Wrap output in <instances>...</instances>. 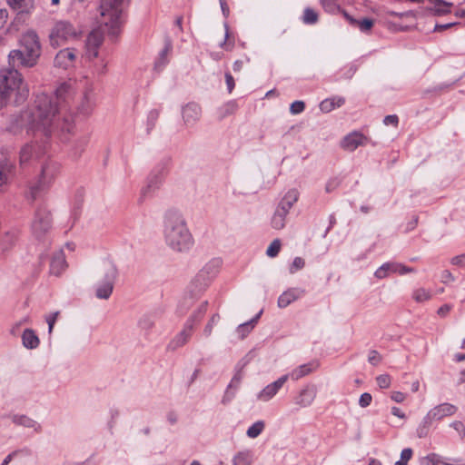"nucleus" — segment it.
<instances>
[{"mask_svg":"<svg viewBox=\"0 0 465 465\" xmlns=\"http://www.w3.org/2000/svg\"><path fill=\"white\" fill-rule=\"evenodd\" d=\"M450 428L456 431V435L459 439L463 440L465 438V425L460 420H455L450 423Z\"/></svg>","mask_w":465,"mask_h":465,"instance_id":"41","label":"nucleus"},{"mask_svg":"<svg viewBox=\"0 0 465 465\" xmlns=\"http://www.w3.org/2000/svg\"><path fill=\"white\" fill-rule=\"evenodd\" d=\"M305 108V104L302 101H295L290 106V112L292 114L302 113Z\"/></svg>","mask_w":465,"mask_h":465,"instance_id":"48","label":"nucleus"},{"mask_svg":"<svg viewBox=\"0 0 465 465\" xmlns=\"http://www.w3.org/2000/svg\"><path fill=\"white\" fill-rule=\"evenodd\" d=\"M371 401H372L371 395L370 393L365 392V393L361 394L360 401H359V404L361 407L366 408L371 403Z\"/></svg>","mask_w":465,"mask_h":465,"instance_id":"51","label":"nucleus"},{"mask_svg":"<svg viewBox=\"0 0 465 465\" xmlns=\"http://www.w3.org/2000/svg\"><path fill=\"white\" fill-rule=\"evenodd\" d=\"M8 5L19 13L29 14L35 9V0H6Z\"/></svg>","mask_w":465,"mask_h":465,"instance_id":"21","label":"nucleus"},{"mask_svg":"<svg viewBox=\"0 0 465 465\" xmlns=\"http://www.w3.org/2000/svg\"><path fill=\"white\" fill-rule=\"evenodd\" d=\"M21 49L12 50L8 54L9 64L13 67L31 68L37 64L42 54L39 35L35 30H27L19 40Z\"/></svg>","mask_w":465,"mask_h":465,"instance_id":"3","label":"nucleus"},{"mask_svg":"<svg viewBox=\"0 0 465 465\" xmlns=\"http://www.w3.org/2000/svg\"><path fill=\"white\" fill-rule=\"evenodd\" d=\"M422 465H465V462L460 460L447 461L437 453H430L421 460Z\"/></svg>","mask_w":465,"mask_h":465,"instance_id":"20","label":"nucleus"},{"mask_svg":"<svg viewBox=\"0 0 465 465\" xmlns=\"http://www.w3.org/2000/svg\"><path fill=\"white\" fill-rule=\"evenodd\" d=\"M160 116V111L157 109H153L148 113L146 119V133L150 134L154 129L156 123Z\"/></svg>","mask_w":465,"mask_h":465,"instance_id":"31","label":"nucleus"},{"mask_svg":"<svg viewBox=\"0 0 465 465\" xmlns=\"http://www.w3.org/2000/svg\"><path fill=\"white\" fill-rule=\"evenodd\" d=\"M305 265V262L301 257H296L290 266V272L295 273L297 271L302 270Z\"/></svg>","mask_w":465,"mask_h":465,"instance_id":"47","label":"nucleus"},{"mask_svg":"<svg viewBox=\"0 0 465 465\" xmlns=\"http://www.w3.org/2000/svg\"><path fill=\"white\" fill-rule=\"evenodd\" d=\"M219 2H220V5H221L222 12H223V15L225 17H227L229 15V12L230 11H229V7H228V5L226 4V1L225 0H220Z\"/></svg>","mask_w":465,"mask_h":465,"instance_id":"61","label":"nucleus"},{"mask_svg":"<svg viewBox=\"0 0 465 465\" xmlns=\"http://www.w3.org/2000/svg\"><path fill=\"white\" fill-rule=\"evenodd\" d=\"M376 382L381 389H388L391 384V377L389 374H381L376 377Z\"/></svg>","mask_w":465,"mask_h":465,"instance_id":"44","label":"nucleus"},{"mask_svg":"<svg viewBox=\"0 0 465 465\" xmlns=\"http://www.w3.org/2000/svg\"><path fill=\"white\" fill-rule=\"evenodd\" d=\"M450 311L451 306L450 304H443L439 308L437 313L440 317H445L450 313Z\"/></svg>","mask_w":465,"mask_h":465,"instance_id":"57","label":"nucleus"},{"mask_svg":"<svg viewBox=\"0 0 465 465\" xmlns=\"http://www.w3.org/2000/svg\"><path fill=\"white\" fill-rule=\"evenodd\" d=\"M15 454H16V452L15 451V452H12L9 455H7L5 457V459L4 460L2 465H7L13 460V458L15 456Z\"/></svg>","mask_w":465,"mask_h":465,"instance_id":"64","label":"nucleus"},{"mask_svg":"<svg viewBox=\"0 0 465 465\" xmlns=\"http://www.w3.org/2000/svg\"><path fill=\"white\" fill-rule=\"evenodd\" d=\"M381 360H382V357L377 351L372 350L370 351L369 361L371 364L376 366L381 362Z\"/></svg>","mask_w":465,"mask_h":465,"instance_id":"49","label":"nucleus"},{"mask_svg":"<svg viewBox=\"0 0 465 465\" xmlns=\"http://www.w3.org/2000/svg\"><path fill=\"white\" fill-rule=\"evenodd\" d=\"M75 53L72 48H64L60 50L54 59V65L61 69H68L74 65L75 60Z\"/></svg>","mask_w":465,"mask_h":465,"instance_id":"13","label":"nucleus"},{"mask_svg":"<svg viewBox=\"0 0 465 465\" xmlns=\"http://www.w3.org/2000/svg\"><path fill=\"white\" fill-rule=\"evenodd\" d=\"M367 138L362 134L353 132L343 138L341 147L348 151H354L360 145L365 144Z\"/></svg>","mask_w":465,"mask_h":465,"instance_id":"17","label":"nucleus"},{"mask_svg":"<svg viewBox=\"0 0 465 465\" xmlns=\"http://www.w3.org/2000/svg\"><path fill=\"white\" fill-rule=\"evenodd\" d=\"M341 180L339 178L330 179L325 186V190L327 193L332 192L338 185L340 184Z\"/></svg>","mask_w":465,"mask_h":465,"instance_id":"54","label":"nucleus"},{"mask_svg":"<svg viewBox=\"0 0 465 465\" xmlns=\"http://www.w3.org/2000/svg\"><path fill=\"white\" fill-rule=\"evenodd\" d=\"M258 318L259 315H257L250 322L241 324L237 328V332L242 339L245 338L247 334L254 328L255 324L257 323Z\"/></svg>","mask_w":465,"mask_h":465,"instance_id":"34","label":"nucleus"},{"mask_svg":"<svg viewBox=\"0 0 465 465\" xmlns=\"http://www.w3.org/2000/svg\"><path fill=\"white\" fill-rule=\"evenodd\" d=\"M53 174L50 168L48 166L43 167L39 181L30 187L28 199L31 201L42 200L45 187L51 182Z\"/></svg>","mask_w":465,"mask_h":465,"instance_id":"10","label":"nucleus"},{"mask_svg":"<svg viewBox=\"0 0 465 465\" xmlns=\"http://www.w3.org/2000/svg\"><path fill=\"white\" fill-rule=\"evenodd\" d=\"M299 195L297 189H291L283 196L282 203H295L299 200Z\"/></svg>","mask_w":465,"mask_h":465,"instance_id":"40","label":"nucleus"},{"mask_svg":"<svg viewBox=\"0 0 465 465\" xmlns=\"http://www.w3.org/2000/svg\"><path fill=\"white\" fill-rule=\"evenodd\" d=\"M304 291L298 288H290L283 292L278 299V306L280 308H286L292 302L301 298Z\"/></svg>","mask_w":465,"mask_h":465,"instance_id":"19","label":"nucleus"},{"mask_svg":"<svg viewBox=\"0 0 465 465\" xmlns=\"http://www.w3.org/2000/svg\"><path fill=\"white\" fill-rule=\"evenodd\" d=\"M11 419L15 425L24 426L25 428H31L35 432L41 431V425L25 415H13Z\"/></svg>","mask_w":465,"mask_h":465,"instance_id":"22","label":"nucleus"},{"mask_svg":"<svg viewBox=\"0 0 465 465\" xmlns=\"http://www.w3.org/2000/svg\"><path fill=\"white\" fill-rule=\"evenodd\" d=\"M391 413L392 415L399 417L401 419H405L406 415L405 413L398 407H392L391 408Z\"/></svg>","mask_w":465,"mask_h":465,"instance_id":"60","label":"nucleus"},{"mask_svg":"<svg viewBox=\"0 0 465 465\" xmlns=\"http://www.w3.org/2000/svg\"><path fill=\"white\" fill-rule=\"evenodd\" d=\"M225 35L224 40L220 44V47L226 51H232L234 47V41L230 39L229 26L225 24Z\"/></svg>","mask_w":465,"mask_h":465,"instance_id":"39","label":"nucleus"},{"mask_svg":"<svg viewBox=\"0 0 465 465\" xmlns=\"http://www.w3.org/2000/svg\"><path fill=\"white\" fill-rule=\"evenodd\" d=\"M100 16H102L100 15ZM103 17L98 20L100 26L98 28L94 29L87 36L85 41V48H86V57L89 60L96 58L98 56V50L101 45L104 42V35L106 32L108 35L116 36L119 33V26H117L116 33L113 34L110 32V25L106 26L104 23H102Z\"/></svg>","mask_w":465,"mask_h":465,"instance_id":"8","label":"nucleus"},{"mask_svg":"<svg viewBox=\"0 0 465 465\" xmlns=\"http://www.w3.org/2000/svg\"><path fill=\"white\" fill-rule=\"evenodd\" d=\"M114 285L111 282H105L96 290V296L100 299H108L112 294Z\"/></svg>","mask_w":465,"mask_h":465,"instance_id":"35","label":"nucleus"},{"mask_svg":"<svg viewBox=\"0 0 465 465\" xmlns=\"http://www.w3.org/2000/svg\"><path fill=\"white\" fill-rule=\"evenodd\" d=\"M70 85L62 84L56 90L54 96L41 93L35 95L34 104L27 110L22 113L21 121L27 127L28 132L32 131L35 135L39 134L48 138L60 128L62 132L70 133L73 124L64 119L60 124L61 110L60 103L66 100Z\"/></svg>","mask_w":465,"mask_h":465,"instance_id":"1","label":"nucleus"},{"mask_svg":"<svg viewBox=\"0 0 465 465\" xmlns=\"http://www.w3.org/2000/svg\"><path fill=\"white\" fill-rule=\"evenodd\" d=\"M264 429V423L262 421H257L253 423L247 430V435L250 438L258 437Z\"/></svg>","mask_w":465,"mask_h":465,"instance_id":"37","label":"nucleus"},{"mask_svg":"<svg viewBox=\"0 0 465 465\" xmlns=\"http://www.w3.org/2000/svg\"><path fill=\"white\" fill-rule=\"evenodd\" d=\"M57 317H58V312H55V313H54V314H52V315H50L48 317L47 322H48V325H49V332H52Z\"/></svg>","mask_w":465,"mask_h":465,"instance_id":"59","label":"nucleus"},{"mask_svg":"<svg viewBox=\"0 0 465 465\" xmlns=\"http://www.w3.org/2000/svg\"><path fill=\"white\" fill-rule=\"evenodd\" d=\"M383 123L385 125L397 126L399 124V118L396 114H390L384 117Z\"/></svg>","mask_w":465,"mask_h":465,"instance_id":"55","label":"nucleus"},{"mask_svg":"<svg viewBox=\"0 0 465 465\" xmlns=\"http://www.w3.org/2000/svg\"><path fill=\"white\" fill-rule=\"evenodd\" d=\"M14 153L12 146H2L0 149V160H6V162H13L11 157Z\"/></svg>","mask_w":465,"mask_h":465,"instance_id":"46","label":"nucleus"},{"mask_svg":"<svg viewBox=\"0 0 465 465\" xmlns=\"http://www.w3.org/2000/svg\"><path fill=\"white\" fill-rule=\"evenodd\" d=\"M412 298L417 302H424L432 298V293L425 288H418L413 291Z\"/></svg>","mask_w":465,"mask_h":465,"instance_id":"32","label":"nucleus"},{"mask_svg":"<svg viewBox=\"0 0 465 465\" xmlns=\"http://www.w3.org/2000/svg\"><path fill=\"white\" fill-rule=\"evenodd\" d=\"M391 263L387 262L381 265L374 273L378 279H384L391 274Z\"/></svg>","mask_w":465,"mask_h":465,"instance_id":"45","label":"nucleus"},{"mask_svg":"<svg viewBox=\"0 0 465 465\" xmlns=\"http://www.w3.org/2000/svg\"><path fill=\"white\" fill-rule=\"evenodd\" d=\"M432 6L431 11L437 15H443L450 12L451 3L443 0H430Z\"/></svg>","mask_w":465,"mask_h":465,"instance_id":"27","label":"nucleus"},{"mask_svg":"<svg viewBox=\"0 0 465 465\" xmlns=\"http://www.w3.org/2000/svg\"><path fill=\"white\" fill-rule=\"evenodd\" d=\"M23 343L25 347L34 349L36 348L39 344V339L37 335L32 330H25L22 336Z\"/></svg>","mask_w":465,"mask_h":465,"instance_id":"28","label":"nucleus"},{"mask_svg":"<svg viewBox=\"0 0 465 465\" xmlns=\"http://www.w3.org/2000/svg\"><path fill=\"white\" fill-rule=\"evenodd\" d=\"M15 174L14 162L0 160V193L5 192Z\"/></svg>","mask_w":465,"mask_h":465,"instance_id":"11","label":"nucleus"},{"mask_svg":"<svg viewBox=\"0 0 465 465\" xmlns=\"http://www.w3.org/2000/svg\"><path fill=\"white\" fill-rule=\"evenodd\" d=\"M43 153L40 147L35 143H27L20 151L19 163L21 166H24L31 159L38 158Z\"/></svg>","mask_w":465,"mask_h":465,"instance_id":"16","label":"nucleus"},{"mask_svg":"<svg viewBox=\"0 0 465 465\" xmlns=\"http://www.w3.org/2000/svg\"><path fill=\"white\" fill-rule=\"evenodd\" d=\"M318 13L311 7H306L302 17L305 25H314L318 22Z\"/></svg>","mask_w":465,"mask_h":465,"instance_id":"33","label":"nucleus"},{"mask_svg":"<svg viewBox=\"0 0 465 465\" xmlns=\"http://www.w3.org/2000/svg\"><path fill=\"white\" fill-rule=\"evenodd\" d=\"M344 102L345 99L343 97L335 96L328 98L323 100L320 104V109L323 113H329L335 109L336 107H341L344 104Z\"/></svg>","mask_w":465,"mask_h":465,"instance_id":"24","label":"nucleus"},{"mask_svg":"<svg viewBox=\"0 0 465 465\" xmlns=\"http://www.w3.org/2000/svg\"><path fill=\"white\" fill-rule=\"evenodd\" d=\"M391 263V272L397 273L400 275H403L406 273L413 272L415 270L411 267H408L401 263L397 262H390Z\"/></svg>","mask_w":465,"mask_h":465,"instance_id":"36","label":"nucleus"},{"mask_svg":"<svg viewBox=\"0 0 465 465\" xmlns=\"http://www.w3.org/2000/svg\"><path fill=\"white\" fill-rule=\"evenodd\" d=\"M172 50V45L170 42L165 44L164 48L161 51L159 58L154 63V68L156 70H161L167 63V55Z\"/></svg>","mask_w":465,"mask_h":465,"instance_id":"30","label":"nucleus"},{"mask_svg":"<svg viewBox=\"0 0 465 465\" xmlns=\"http://www.w3.org/2000/svg\"><path fill=\"white\" fill-rule=\"evenodd\" d=\"M124 0H101L99 12L103 17L102 23L106 26L110 25V32L116 33L119 24H121V15L123 13Z\"/></svg>","mask_w":465,"mask_h":465,"instance_id":"6","label":"nucleus"},{"mask_svg":"<svg viewBox=\"0 0 465 465\" xmlns=\"http://www.w3.org/2000/svg\"><path fill=\"white\" fill-rule=\"evenodd\" d=\"M225 82H226L229 93H232V91L233 90V88L235 86V83H234V79H233L232 75L229 72L225 73Z\"/></svg>","mask_w":465,"mask_h":465,"instance_id":"56","label":"nucleus"},{"mask_svg":"<svg viewBox=\"0 0 465 465\" xmlns=\"http://www.w3.org/2000/svg\"><path fill=\"white\" fill-rule=\"evenodd\" d=\"M457 411L458 407L448 402L439 404L432 408L425 416L423 424L419 429L420 437L427 434L429 428L433 424V422H439L445 418L451 417L455 415Z\"/></svg>","mask_w":465,"mask_h":465,"instance_id":"7","label":"nucleus"},{"mask_svg":"<svg viewBox=\"0 0 465 465\" xmlns=\"http://www.w3.org/2000/svg\"><path fill=\"white\" fill-rule=\"evenodd\" d=\"M281 241L279 239H275L268 247L266 252L267 255L270 257H276L281 251Z\"/></svg>","mask_w":465,"mask_h":465,"instance_id":"42","label":"nucleus"},{"mask_svg":"<svg viewBox=\"0 0 465 465\" xmlns=\"http://www.w3.org/2000/svg\"><path fill=\"white\" fill-rule=\"evenodd\" d=\"M407 398V395L401 391H392L391 393V399L395 402L401 403Z\"/></svg>","mask_w":465,"mask_h":465,"instance_id":"53","label":"nucleus"},{"mask_svg":"<svg viewBox=\"0 0 465 465\" xmlns=\"http://www.w3.org/2000/svg\"><path fill=\"white\" fill-rule=\"evenodd\" d=\"M413 455V451L411 449L407 448L404 449L401 453V459L400 460L395 462V465H408V462L411 459Z\"/></svg>","mask_w":465,"mask_h":465,"instance_id":"43","label":"nucleus"},{"mask_svg":"<svg viewBox=\"0 0 465 465\" xmlns=\"http://www.w3.org/2000/svg\"><path fill=\"white\" fill-rule=\"evenodd\" d=\"M316 395V387L314 385H306L299 391L298 395L294 397V403L301 408H306L313 402Z\"/></svg>","mask_w":465,"mask_h":465,"instance_id":"12","label":"nucleus"},{"mask_svg":"<svg viewBox=\"0 0 465 465\" xmlns=\"http://www.w3.org/2000/svg\"><path fill=\"white\" fill-rule=\"evenodd\" d=\"M287 213L288 209L284 205L279 206L272 218V226L276 230L282 229L285 225Z\"/></svg>","mask_w":465,"mask_h":465,"instance_id":"23","label":"nucleus"},{"mask_svg":"<svg viewBox=\"0 0 465 465\" xmlns=\"http://www.w3.org/2000/svg\"><path fill=\"white\" fill-rule=\"evenodd\" d=\"M16 67L0 70V107L20 105L29 96V89Z\"/></svg>","mask_w":465,"mask_h":465,"instance_id":"2","label":"nucleus"},{"mask_svg":"<svg viewBox=\"0 0 465 465\" xmlns=\"http://www.w3.org/2000/svg\"><path fill=\"white\" fill-rule=\"evenodd\" d=\"M183 119L186 125H193L201 117V107L199 104L190 103L183 108Z\"/></svg>","mask_w":465,"mask_h":465,"instance_id":"15","label":"nucleus"},{"mask_svg":"<svg viewBox=\"0 0 465 465\" xmlns=\"http://www.w3.org/2000/svg\"><path fill=\"white\" fill-rule=\"evenodd\" d=\"M168 173V161L158 163L147 178L146 185L141 190L143 200L149 198L163 183Z\"/></svg>","mask_w":465,"mask_h":465,"instance_id":"9","label":"nucleus"},{"mask_svg":"<svg viewBox=\"0 0 465 465\" xmlns=\"http://www.w3.org/2000/svg\"><path fill=\"white\" fill-rule=\"evenodd\" d=\"M319 367V363L317 361L308 362L299 367L293 369L290 373L285 374L284 376H289V379L293 381H298L304 376L311 374L315 371Z\"/></svg>","mask_w":465,"mask_h":465,"instance_id":"18","label":"nucleus"},{"mask_svg":"<svg viewBox=\"0 0 465 465\" xmlns=\"http://www.w3.org/2000/svg\"><path fill=\"white\" fill-rule=\"evenodd\" d=\"M17 235L15 232H6L0 240V246L3 250L7 249L16 240Z\"/></svg>","mask_w":465,"mask_h":465,"instance_id":"38","label":"nucleus"},{"mask_svg":"<svg viewBox=\"0 0 465 465\" xmlns=\"http://www.w3.org/2000/svg\"><path fill=\"white\" fill-rule=\"evenodd\" d=\"M238 110V104L235 101L232 100L223 104L217 111V115L220 120H223L233 114Z\"/></svg>","mask_w":465,"mask_h":465,"instance_id":"25","label":"nucleus"},{"mask_svg":"<svg viewBox=\"0 0 465 465\" xmlns=\"http://www.w3.org/2000/svg\"><path fill=\"white\" fill-rule=\"evenodd\" d=\"M7 18L6 10H0V27L4 25Z\"/></svg>","mask_w":465,"mask_h":465,"instance_id":"63","label":"nucleus"},{"mask_svg":"<svg viewBox=\"0 0 465 465\" xmlns=\"http://www.w3.org/2000/svg\"><path fill=\"white\" fill-rule=\"evenodd\" d=\"M166 240L170 246L179 252L188 249L192 243V235L181 217L171 215L167 220Z\"/></svg>","mask_w":465,"mask_h":465,"instance_id":"4","label":"nucleus"},{"mask_svg":"<svg viewBox=\"0 0 465 465\" xmlns=\"http://www.w3.org/2000/svg\"><path fill=\"white\" fill-rule=\"evenodd\" d=\"M457 25H460V23L459 22H450V23H446V24H436L434 26V31L435 32H442L446 29L453 27Z\"/></svg>","mask_w":465,"mask_h":465,"instance_id":"52","label":"nucleus"},{"mask_svg":"<svg viewBox=\"0 0 465 465\" xmlns=\"http://www.w3.org/2000/svg\"><path fill=\"white\" fill-rule=\"evenodd\" d=\"M243 66V61L242 60H236L233 63L232 68L234 72H240L242 69Z\"/></svg>","mask_w":465,"mask_h":465,"instance_id":"62","label":"nucleus"},{"mask_svg":"<svg viewBox=\"0 0 465 465\" xmlns=\"http://www.w3.org/2000/svg\"><path fill=\"white\" fill-rule=\"evenodd\" d=\"M345 16L351 25L357 26L361 32L370 31L374 25V21L371 18H363L361 20H357L347 14L345 15Z\"/></svg>","mask_w":465,"mask_h":465,"instance_id":"26","label":"nucleus"},{"mask_svg":"<svg viewBox=\"0 0 465 465\" xmlns=\"http://www.w3.org/2000/svg\"><path fill=\"white\" fill-rule=\"evenodd\" d=\"M454 280V277L452 273L449 270H445L441 273V282L444 283H448L450 282H452Z\"/></svg>","mask_w":465,"mask_h":465,"instance_id":"58","label":"nucleus"},{"mask_svg":"<svg viewBox=\"0 0 465 465\" xmlns=\"http://www.w3.org/2000/svg\"><path fill=\"white\" fill-rule=\"evenodd\" d=\"M233 465H251L252 453L251 450L239 451L232 460Z\"/></svg>","mask_w":465,"mask_h":465,"instance_id":"29","label":"nucleus"},{"mask_svg":"<svg viewBox=\"0 0 465 465\" xmlns=\"http://www.w3.org/2000/svg\"><path fill=\"white\" fill-rule=\"evenodd\" d=\"M453 266L464 268L465 267V253L453 257L450 261Z\"/></svg>","mask_w":465,"mask_h":465,"instance_id":"50","label":"nucleus"},{"mask_svg":"<svg viewBox=\"0 0 465 465\" xmlns=\"http://www.w3.org/2000/svg\"><path fill=\"white\" fill-rule=\"evenodd\" d=\"M80 32L67 20L55 21L48 35L50 45L57 48L78 38Z\"/></svg>","mask_w":465,"mask_h":465,"instance_id":"5","label":"nucleus"},{"mask_svg":"<svg viewBox=\"0 0 465 465\" xmlns=\"http://www.w3.org/2000/svg\"><path fill=\"white\" fill-rule=\"evenodd\" d=\"M289 376L282 375L274 382L267 385L258 395L261 401H267L271 400L280 389L287 382Z\"/></svg>","mask_w":465,"mask_h":465,"instance_id":"14","label":"nucleus"}]
</instances>
